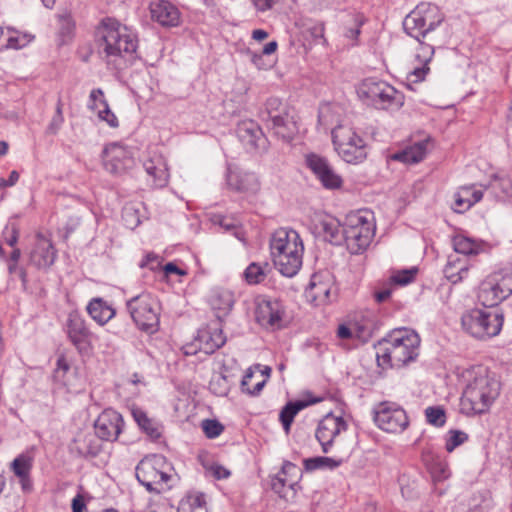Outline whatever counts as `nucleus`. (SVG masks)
Wrapping results in <instances>:
<instances>
[{
  "label": "nucleus",
  "instance_id": "58836bf2",
  "mask_svg": "<svg viewBox=\"0 0 512 512\" xmlns=\"http://www.w3.org/2000/svg\"><path fill=\"white\" fill-rule=\"evenodd\" d=\"M177 512H208L204 494H188L180 501Z\"/></svg>",
  "mask_w": 512,
  "mask_h": 512
},
{
  "label": "nucleus",
  "instance_id": "0e129e2a",
  "mask_svg": "<svg viewBox=\"0 0 512 512\" xmlns=\"http://www.w3.org/2000/svg\"><path fill=\"white\" fill-rule=\"evenodd\" d=\"M214 221L219 223L227 231L235 228V224L233 222L227 221L224 217H222L220 215L219 216H215V220Z\"/></svg>",
  "mask_w": 512,
  "mask_h": 512
},
{
  "label": "nucleus",
  "instance_id": "f03ea898",
  "mask_svg": "<svg viewBox=\"0 0 512 512\" xmlns=\"http://www.w3.org/2000/svg\"><path fill=\"white\" fill-rule=\"evenodd\" d=\"M462 376L466 385L460 399L461 413L475 416L488 412L500 394V382L483 366L471 367Z\"/></svg>",
  "mask_w": 512,
  "mask_h": 512
},
{
  "label": "nucleus",
  "instance_id": "69168bd1",
  "mask_svg": "<svg viewBox=\"0 0 512 512\" xmlns=\"http://www.w3.org/2000/svg\"><path fill=\"white\" fill-rule=\"evenodd\" d=\"M278 44L276 41L267 43L262 50V55H271L277 50Z\"/></svg>",
  "mask_w": 512,
  "mask_h": 512
},
{
  "label": "nucleus",
  "instance_id": "0eeeda50",
  "mask_svg": "<svg viewBox=\"0 0 512 512\" xmlns=\"http://www.w3.org/2000/svg\"><path fill=\"white\" fill-rule=\"evenodd\" d=\"M374 215L369 210H360L347 215L343 225V240L351 254H361L369 247L375 235Z\"/></svg>",
  "mask_w": 512,
  "mask_h": 512
},
{
  "label": "nucleus",
  "instance_id": "338daca9",
  "mask_svg": "<svg viewBox=\"0 0 512 512\" xmlns=\"http://www.w3.org/2000/svg\"><path fill=\"white\" fill-rule=\"evenodd\" d=\"M391 295L390 289H383L375 294V298L378 302L386 301Z\"/></svg>",
  "mask_w": 512,
  "mask_h": 512
},
{
  "label": "nucleus",
  "instance_id": "4c0bfd02",
  "mask_svg": "<svg viewBox=\"0 0 512 512\" xmlns=\"http://www.w3.org/2000/svg\"><path fill=\"white\" fill-rule=\"evenodd\" d=\"M87 311L101 325L107 323L115 315V311L101 298L92 299L87 306Z\"/></svg>",
  "mask_w": 512,
  "mask_h": 512
},
{
  "label": "nucleus",
  "instance_id": "a878e982",
  "mask_svg": "<svg viewBox=\"0 0 512 512\" xmlns=\"http://www.w3.org/2000/svg\"><path fill=\"white\" fill-rule=\"evenodd\" d=\"M67 334L77 349L82 350L86 347L90 332L86 327L85 321L77 313L69 314Z\"/></svg>",
  "mask_w": 512,
  "mask_h": 512
},
{
  "label": "nucleus",
  "instance_id": "cd10ccee",
  "mask_svg": "<svg viewBox=\"0 0 512 512\" xmlns=\"http://www.w3.org/2000/svg\"><path fill=\"white\" fill-rule=\"evenodd\" d=\"M318 121L322 125H349L348 116L344 106L337 102L323 103L319 107Z\"/></svg>",
  "mask_w": 512,
  "mask_h": 512
},
{
  "label": "nucleus",
  "instance_id": "864d4df0",
  "mask_svg": "<svg viewBox=\"0 0 512 512\" xmlns=\"http://www.w3.org/2000/svg\"><path fill=\"white\" fill-rule=\"evenodd\" d=\"M63 121L64 118L62 115V104L60 101H58L56 106V115L52 118L47 128V133L55 135L59 131Z\"/></svg>",
  "mask_w": 512,
  "mask_h": 512
},
{
  "label": "nucleus",
  "instance_id": "393cba45",
  "mask_svg": "<svg viewBox=\"0 0 512 512\" xmlns=\"http://www.w3.org/2000/svg\"><path fill=\"white\" fill-rule=\"evenodd\" d=\"M33 467V457L28 453L18 455L11 463L10 468L14 475L18 478L23 492L32 491L33 483L30 477Z\"/></svg>",
  "mask_w": 512,
  "mask_h": 512
},
{
  "label": "nucleus",
  "instance_id": "09e8293b",
  "mask_svg": "<svg viewBox=\"0 0 512 512\" xmlns=\"http://www.w3.org/2000/svg\"><path fill=\"white\" fill-rule=\"evenodd\" d=\"M468 440V434L460 430H450L447 434L445 448L448 452L454 451L458 446Z\"/></svg>",
  "mask_w": 512,
  "mask_h": 512
},
{
  "label": "nucleus",
  "instance_id": "052dcab7",
  "mask_svg": "<svg viewBox=\"0 0 512 512\" xmlns=\"http://www.w3.org/2000/svg\"><path fill=\"white\" fill-rule=\"evenodd\" d=\"M211 471L215 478L225 479L230 476V471L220 465H214L211 467Z\"/></svg>",
  "mask_w": 512,
  "mask_h": 512
},
{
  "label": "nucleus",
  "instance_id": "aec40b11",
  "mask_svg": "<svg viewBox=\"0 0 512 512\" xmlns=\"http://www.w3.org/2000/svg\"><path fill=\"white\" fill-rule=\"evenodd\" d=\"M146 173L152 179V185L156 188L165 187L168 184L169 173L165 158L156 150H149L143 161Z\"/></svg>",
  "mask_w": 512,
  "mask_h": 512
},
{
  "label": "nucleus",
  "instance_id": "ddd939ff",
  "mask_svg": "<svg viewBox=\"0 0 512 512\" xmlns=\"http://www.w3.org/2000/svg\"><path fill=\"white\" fill-rule=\"evenodd\" d=\"M374 421L381 430L388 433H400L409 424L405 410L394 402L380 403L375 409Z\"/></svg>",
  "mask_w": 512,
  "mask_h": 512
},
{
  "label": "nucleus",
  "instance_id": "412c9836",
  "mask_svg": "<svg viewBox=\"0 0 512 512\" xmlns=\"http://www.w3.org/2000/svg\"><path fill=\"white\" fill-rule=\"evenodd\" d=\"M237 134L241 142L253 150L267 149V138L261 127L253 120H244L237 126Z\"/></svg>",
  "mask_w": 512,
  "mask_h": 512
},
{
  "label": "nucleus",
  "instance_id": "8fccbe9b",
  "mask_svg": "<svg viewBox=\"0 0 512 512\" xmlns=\"http://www.w3.org/2000/svg\"><path fill=\"white\" fill-rule=\"evenodd\" d=\"M427 422L436 427H442L446 421L445 411L440 406L428 407L425 410Z\"/></svg>",
  "mask_w": 512,
  "mask_h": 512
},
{
  "label": "nucleus",
  "instance_id": "ea45409f",
  "mask_svg": "<svg viewBox=\"0 0 512 512\" xmlns=\"http://www.w3.org/2000/svg\"><path fill=\"white\" fill-rule=\"evenodd\" d=\"M89 107L93 110H97L98 118L107 122L110 127H118V119L110 110L104 98H90Z\"/></svg>",
  "mask_w": 512,
  "mask_h": 512
},
{
  "label": "nucleus",
  "instance_id": "f704fd0d",
  "mask_svg": "<svg viewBox=\"0 0 512 512\" xmlns=\"http://www.w3.org/2000/svg\"><path fill=\"white\" fill-rule=\"evenodd\" d=\"M468 271V262L456 255H450L448 257L447 264L443 270L445 277L453 284H456L466 278Z\"/></svg>",
  "mask_w": 512,
  "mask_h": 512
},
{
  "label": "nucleus",
  "instance_id": "79ce46f5",
  "mask_svg": "<svg viewBox=\"0 0 512 512\" xmlns=\"http://www.w3.org/2000/svg\"><path fill=\"white\" fill-rule=\"evenodd\" d=\"M308 405L305 401L288 402L280 412V421L283 425L284 430L288 433L290 426L294 420V417L299 411L304 409Z\"/></svg>",
  "mask_w": 512,
  "mask_h": 512
},
{
  "label": "nucleus",
  "instance_id": "c85d7f7f",
  "mask_svg": "<svg viewBox=\"0 0 512 512\" xmlns=\"http://www.w3.org/2000/svg\"><path fill=\"white\" fill-rule=\"evenodd\" d=\"M71 450L81 457H95L102 450V445L96 433L80 434L74 439Z\"/></svg>",
  "mask_w": 512,
  "mask_h": 512
},
{
  "label": "nucleus",
  "instance_id": "680f3d73",
  "mask_svg": "<svg viewBox=\"0 0 512 512\" xmlns=\"http://www.w3.org/2000/svg\"><path fill=\"white\" fill-rule=\"evenodd\" d=\"M352 330L350 327H348L347 325L345 324H341L339 325L338 329H337V336L338 338L340 339H350L352 338Z\"/></svg>",
  "mask_w": 512,
  "mask_h": 512
},
{
  "label": "nucleus",
  "instance_id": "dca6fc26",
  "mask_svg": "<svg viewBox=\"0 0 512 512\" xmlns=\"http://www.w3.org/2000/svg\"><path fill=\"white\" fill-rule=\"evenodd\" d=\"M344 430H346V423L342 417L328 414L319 422L315 436L323 453L330 452L334 439Z\"/></svg>",
  "mask_w": 512,
  "mask_h": 512
},
{
  "label": "nucleus",
  "instance_id": "20e7f679",
  "mask_svg": "<svg viewBox=\"0 0 512 512\" xmlns=\"http://www.w3.org/2000/svg\"><path fill=\"white\" fill-rule=\"evenodd\" d=\"M420 338L409 329H397L376 345L377 363L382 368L402 367L418 356Z\"/></svg>",
  "mask_w": 512,
  "mask_h": 512
},
{
  "label": "nucleus",
  "instance_id": "774afa93",
  "mask_svg": "<svg viewBox=\"0 0 512 512\" xmlns=\"http://www.w3.org/2000/svg\"><path fill=\"white\" fill-rule=\"evenodd\" d=\"M268 37V33L262 29H256L252 32V38L256 41H262Z\"/></svg>",
  "mask_w": 512,
  "mask_h": 512
},
{
  "label": "nucleus",
  "instance_id": "6ab92c4d",
  "mask_svg": "<svg viewBox=\"0 0 512 512\" xmlns=\"http://www.w3.org/2000/svg\"><path fill=\"white\" fill-rule=\"evenodd\" d=\"M226 184L230 190L244 194H255L260 189V182L255 173L238 169H227Z\"/></svg>",
  "mask_w": 512,
  "mask_h": 512
},
{
  "label": "nucleus",
  "instance_id": "1a4fd4ad",
  "mask_svg": "<svg viewBox=\"0 0 512 512\" xmlns=\"http://www.w3.org/2000/svg\"><path fill=\"white\" fill-rule=\"evenodd\" d=\"M331 134L335 150L345 162L358 164L366 159L367 145L350 125H336Z\"/></svg>",
  "mask_w": 512,
  "mask_h": 512
},
{
  "label": "nucleus",
  "instance_id": "7c9ffc66",
  "mask_svg": "<svg viewBox=\"0 0 512 512\" xmlns=\"http://www.w3.org/2000/svg\"><path fill=\"white\" fill-rule=\"evenodd\" d=\"M198 340L200 349L206 354H212L225 344L226 337L220 328L210 327L199 332Z\"/></svg>",
  "mask_w": 512,
  "mask_h": 512
},
{
  "label": "nucleus",
  "instance_id": "a19ab883",
  "mask_svg": "<svg viewBox=\"0 0 512 512\" xmlns=\"http://www.w3.org/2000/svg\"><path fill=\"white\" fill-rule=\"evenodd\" d=\"M269 271L270 266L268 263L253 262L245 269L244 277L248 284L256 285L262 283L266 279Z\"/></svg>",
  "mask_w": 512,
  "mask_h": 512
},
{
  "label": "nucleus",
  "instance_id": "6e6552de",
  "mask_svg": "<svg viewBox=\"0 0 512 512\" xmlns=\"http://www.w3.org/2000/svg\"><path fill=\"white\" fill-rule=\"evenodd\" d=\"M169 465L162 455L144 457L136 466V478L150 493L160 494L172 486Z\"/></svg>",
  "mask_w": 512,
  "mask_h": 512
},
{
  "label": "nucleus",
  "instance_id": "4be33fe9",
  "mask_svg": "<svg viewBox=\"0 0 512 512\" xmlns=\"http://www.w3.org/2000/svg\"><path fill=\"white\" fill-rule=\"evenodd\" d=\"M104 162L112 173H120L132 165V153L118 143L107 145L103 151Z\"/></svg>",
  "mask_w": 512,
  "mask_h": 512
},
{
  "label": "nucleus",
  "instance_id": "f257e3e1",
  "mask_svg": "<svg viewBox=\"0 0 512 512\" xmlns=\"http://www.w3.org/2000/svg\"><path fill=\"white\" fill-rule=\"evenodd\" d=\"M444 20V15L439 7L429 2L419 3L404 19L403 28L405 32L415 38L420 43L421 53H417L416 58L420 66H416L408 74L410 82H419L424 80L429 71L427 66L434 54L432 45L424 44V39L429 33L434 31Z\"/></svg>",
  "mask_w": 512,
  "mask_h": 512
},
{
  "label": "nucleus",
  "instance_id": "6e6d98bb",
  "mask_svg": "<svg viewBox=\"0 0 512 512\" xmlns=\"http://www.w3.org/2000/svg\"><path fill=\"white\" fill-rule=\"evenodd\" d=\"M4 233L6 243L9 246L14 247L18 241V229L15 226H12L11 228L7 227Z\"/></svg>",
  "mask_w": 512,
  "mask_h": 512
},
{
  "label": "nucleus",
  "instance_id": "bb28decb",
  "mask_svg": "<svg viewBox=\"0 0 512 512\" xmlns=\"http://www.w3.org/2000/svg\"><path fill=\"white\" fill-rule=\"evenodd\" d=\"M431 142L432 139L430 137H426L425 139L392 154L390 158L394 161L403 162L405 164L419 163L425 158Z\"/></svg>",
  "mask_w": 512,
  "mask_h": 512
},
{
  "label": "nucleus",
  "instance_id": "7ed1b4c3",
  "mask_svg": "<svg viewBox=\"0 0 512 512\" xmlns=\"http://www.w3.org/2000/svg\"><path fill=\"white\" fill-rule=\"evenodd\" d=\"M98 46L109 66L120 70L137 49V38L132 30L112 18L104 19L96 31Z\"/></svg>",
  "mask_w": 512,
  "mask_h": 512
},
{
  "label": "nucleus",
  "instance_id": "49530a36",
  "mask_svg": "<svg viewBox=\"0 0 512 512\" xmlns=\"http://www.w3.org/2000/svg\"><path fill=\"white\" fill-rule=\"evenodd\" d=\"M34 36L27 32L13 31L7 36V47L12 49H21L28 45Z\"/></svg>",
  "mask_w": 512,
  "mask_h": 512
},
{
  "label": "nucleus",
  "instance_id": "c756f323",
  "mask_svg": "<svg viewBox=\"0 0 512 512\" xmlns=\"http://www.w3.org/2000/svg\"><path fill=\"white\" fill-rule=\"evenodd\" d=\"M454 251L466 256L478 255L486 251L487 244L479 239H474L463 234H457L452 238Z\"/></svg>",
  "mask_w": 512,
  "mask_h": 512
},
{
  "label": "nucleus",
  "instance_id": "5fc2aeb1",
  "mask_svg": "<svg viewBox=\"0 0 512 512\" xmlns=\"http://www.w3.org/2000/svg\"><path fill=\"white\" fill-rule=\"evenodd\" d=\"M253 375L252 373H247L242 381H241V388L244 392H247L248 394L250 395H257L260 393V391L263 389L264 385H265V381H261V382H258L254 388L252 390H250L248 388V384L250 382V380L252 379Z\"/></svg>",
  "mask_w": 512,
  "mask_h": 512
},
{
  "label": "nucleus",
  "instance_id": "e2e57ef3",
  "mask_svg": "<svg viewBox=\"0 0 512 512\" xmlns=\"http://www.w3.org/2000/svg\"><path fill=\"white\" fill-rule=\"evenodd\" d=\"M164 271L166 274H178V275H185L186 272L180 269L176 264L169 262L164 266Z\"/></svg>",
  "mask_w": 512,
  "mask_h": 512
},
{
  "label": "nucleus",
  "instance_id": "c03bdc74",
  "mask_svg": "<svg viewBox=\"0 0 512 512\" xmlns=\"http://www.w3.org/2000/svg\"><path fill=\"white\" fill-rule=\"evenodd\" d=\"M467 190H458L455 193V206L456 212H463L471 206L479 202L483 198V191L474 192L471 199L466 198Z\"/></svg>",
  "mask_w": 512,
  "mask_h": 512
},
{
  "label": "nucleus",
  "instance_id": "2eb2a0df",
  "mask_svg": "<svg viewBox=\"0 0 512 512\" xmlns=\"http://www.w3.org/2000/svg\"><path fill=\"white\" fill-rule=\"evenodd\" d=\"M284 306L277 299L260 298L255 309L256 321L264 328L278 329L282 326Z\"/></svg>",
  "mask_w": 512,
  "mask_h": 512
},
{
  "label": "nucleus",
  "instance_id": "9b49d317",
  "mask_svg": "<svg viewBox=\"0 0 512 512\" xmlns=\"http://www.w3.org/2000/svg\"><path fill=\"white\" fill-rule=\"evenodd\" d=\"M512 294V267L493 272L481 283L478 299L485 307H494Z\"/></svg>",
  "mask_w": 512,
  "mask_h": 512
},
{
  "label": "nucleus",
  "instance_id": "2f4dec72",
  "mask_svg": "<svg viewBox=\"0 0 512 512\" xmlns=\"http://www.w3.org/2000/svg\"><path fill=\"white\" fill-rule=\"evenodd\" d=\"M332 281L329 274L313 275L309 284L308 293L313 301L318 303H326L329 301Z\"/></svg>",
  "mask_w": 512,
  "mask_h": 512
},
{
  "label": "nucleus",
  "instance_id": "72a5a7b5",
  "mask_svg": "<svg viewBox=\"0 0 512 512\" xmlns=\"http://www.w3.org/2000/svg\"><path fill=\"white\" fill-rule=\"evenodd\" d=\"M396 93L394 87L384 81L368 78L358 86V96H393Z\"/></svg>",
  "mask_w": 512,
  "mask_h": 512
},
{
  "label": "nucleus",
  "instance_id": "13d9d810",
  "mask_svg": "<svg viewBox=\"0 0 512 512\" xmlns=\"http://www.w3.org/2000/svg\"><path fill=\"white\" fill-rule=\"evenodd\" d=\"M18 180H19V173L14 170L10 173L9 178H7V180L4 178H0V189L5 188V187H11V186L15 185Z\"/></svg>",
  "mask_w": 512,
  "mask_h": 512
},
{
  "label": "nucleus",
  "instance_id": "5701e85b",
  "mask_svg": "<svg viewBox=\"0 0 512 512\" xmlns=\"http://www.w3.org/2000/svg\"><path fill=\"white\" fill-rule=\"evenodd\" d=\"M151 19L163 27H176L180 24V12L166 0H157L149 6Z\"/></svg>",
  "mask_w": 512,
  "mask_h": 512
},
{
  "label": "nucleus",
  "instance_id": "de8ad7c7",
  "mask_svg": "<svg viewBox=\"0 0 512 512\" xmlns=\"http://www.w3.org/2000/svg\"><path fill=\"white\" fill-rule=\"evenodd\" d=\"M370 102L369 105H372L376 109L380 110H397L403 106V101L401 98H368Z\"/></svg>",
  "mask_w": 512,
  "mask_h": 512
},
{
  "label": "nucleus",
  "instance_id": "c9c22d12",
  "mask_svg": "<svg viewBox=\"0 0 512 512\" xmlns=\"http://www.w3.org/2000/svg\"><path fill=\"white\" fill-rule=\"evenodd\" d=\"M484 190L491 189L495 197L500 199L512 197V180L507 175H493L488 185H479Z\"/></svg>",
  "mask_w": 512,
  "mask_h": 512
},
{
  "label": "nucleus",
  "instance_id": "423d86ee",
  "mask_svg": "<svg viewBox=\"0 0 512 512\" xmlns=\"http://www.w3.org/2000/svg\"><path fill=\"white\" fill-rule=\"evenodd\" d=\"M259 116L267 128L284 142L292 141L298 134L295 112L281 98H267Z\"/></svg>",
  "mask_w": 512,
  "mask_h": 512
},
{
  "label": "nucleus",
  "instance_id": "4d7b16f0",
  "mask_svg": "<svg viewBox=\"0 0 512 512\" xmlns=\"http://www.w3.org/2000/svg\"><path fill=\"white\" fill-rule=\"evenodd\" d=\"M256 9L260 12H265L271 9L279 0H252Z\"/></svg>",
  "mask_w": 512,
  "mask_h": 512
},
{
  "label": "nucleus",
  "instance_id": "f3484780",
  "mask_svg": "<svg viewBox=\"0 0 512 512\" xmlns=\"http://www.w3.org/2000/svg\"><path fill=\"white\" fill-rule=\"evenodd\" d=\"M122 415L113 409H105L95 421V433L101 440L115 441L122 431Z\"/></svg>",
  "mask_w": 512,
  "mask_h": 512
},
{
  "label": "nucleus",
  "instance_id": "37998d69",
  "mask_svg": "<svg viewBox=\"0 0 512 512\" xmlns=\"http://www.w3.org/2000/svg\"><path fill=\"white\" fill-rule=\"evenodd\" d=\"M342 459H335L330 457H314L304 460L306 470L312 471L316 469H335L342 464Z\"/></svg>",
  "mask_w": 512,
  "mask_h": 512
},
{
  "label": "nucleus",
  "instance_id": "e433bc0d",
  "mask_svg": "<svg viewBox=\"0 0 512 512\" xmlns=\"http://www.w3.org/2000/svg\"><path fill=\"white\" fill-rule=\"evenodd\" d=\"M132 415L138 426L151 438L158 439L161 437V426L152 418L139 408L132 410Z\"/></svg>",
  "mask_w": 512,
  "mask_h": 512
},
{
  "label": "nucleus",
  "instance_id": "a18cd8bd",
  "mask_svg": "<svg viewBox=\"0 0 512 512\" xmlns=\"http://www.w3.org/2000/svg\"><path fill=\"white\" fill-rule=\"evenodd\" d=\"M58 23H59V35L62 38V43L67 42L71 39L75 23L72 19L70 12L64 11L63 13L58 15Z\"/></svg>",
  "mask_w": 512,
  "mask_h": 512
},
{
  "label": "nucleus",
  "instance_id": "4468645a",
  "mask_svg": "<svg viewBox=\"0 0 512 512\" xmlns=\"http://www.w3.org/2000/svg\"><path fill=\"white\" fill-rule=\"evenodd\" d=\"M301 476V470L292 462L285 461L278 474L271 478V489L281 498L293 497Z\"/></svg>",
  "mask_w": 512,
  "mask_h": 512
},
{
  "label": "nucleus",
  "instance_id": "473e14b6",
  "mask_svg": "<svg viewBox=\"0 0 512 512\" xmlns=\"http://www.w3.org/2000/svg\"><path fill=\"white\" fill-rule=\"evenodd\" d=\"M319 232L326 241L334 245H340L343 241V232L339 221L331 216H323L317 224Z\"/></svg>",
  "mask_w": 512,
  "mask_h": 512
},
{
  "label": "nucleus",
  "instance_id": "3c124183",
  "mask_svg": "<svg viewBox=\"0 0 512 512\" xmlns=\"http://www.w3.org/2000/svg\"><path fill=\"white\" fill-rule=\"evenodd\" d=\"M201 426L205 435L210 439L218 437L224 430V426L215 419H205Z\"/></svg>",
  "mask_w": 512,
  "mask_h": 512
},
{
  "label": "nucleus",
  "instance_id": "9d476101",
  "mask_svg": "<svg viewBox=\"0 0 512 512\" xmlns=\"http://www.w3.org/2000/svg\"><path fill=\"white\" fill-rule=\"evenodd\" d=\"M504 316L498 310L472 309L461 318L463 328L478 339L496 336L500 333Z\"/></svg>",
  "mask_w": 512,
  "mask_h": 512
},
{
  "label": "nucleus",
  "instance_id": "603ef678",
  "mask_svg": "<svg viewBox=\"0 0 512 512\" xmlns=\"http://www.w3.org/2000/svg\"><path fill=\"white\" fill-rule=\"evenodd\" d=\"M417 271V268L396 271L392 274L391 281L397 285H407L414 280Z\"/></svg>",
  "mask_w": 512,
  "mask_h": 512
},
{
  "label": "nucleus",
  "instance_id": "f8f14e48",
  "mask_svg": "<svg viewBox=\"0 0 512 512\" xmlns=\"http://www.w3.org/2000/svg\"><path fill=\"white\" fill-rule=\"evenodd\" d=\"M128 311L137 327L147 333L158 330V303L150 294H140L127 301Z\"/></svg>",
  "mask_w": 512,
  "mask_h": 512
},
{
  "label": "nucleus",
  "instance_id": "a211bd4d",
  "mask_svg": "<svg viewBox=\"0 0 512 512\" xmlns=\"http://www.w3.org/2000/svg\"><path fill=\"white\" fill-rule=\"evenodd\" d=\"M306 162L325 188L337 189L341 187L342 178L335 172L327 159L316 154H310L307 156Z\"/></svg>",
  "mask_w": 512,
  "mask_h": 512
},
{
  "label": "nucleus",
  "instance_id": "b1692460",
  "mask_svg": "<svg viewBox=\"0 0 512 512\" xmlns=\"http://www.w3.org/2000/svg\"><path fill=\"white\" fill-rule=\"evenodd\" d=\"M56 259V250L50 240L38 236L30 254L31 263L38 269L49 268Z\"/></svg>",
  "mask_w": 512,
  "mask_h": 512
},
{
  "label": "nucleus",
  "instance_id": "39448f33",
  "mask_svg": "<svg viewBox=\"0 0 512 512\" xmlns=\"http://www.w3.org/2000/svg\"><path fill=\"white\" fill-rule=\"evenodd\" d=\"M304 246L299 234L292 229L280 228L270 239L273 263L286 277H293L302 266Z\"/></svg>",
  "mask_w": 512,
  "mask_h": 512
},
{
  "label": "nucleus",
  "instance_id": "bf43d9fd",
  "mask_svg": "<svg viewBox=\"0 0 512 512\" xmlns=\"http://www.w3.org/2000/svg\"><path fill=\"white\" fill-rule=\"evenodd\" d=\"M86 509V504L82 495L77 494L72 500V512H83Z\"/></svg>",
  "mask_w": 512,
  "mask_h": 512
}]
</instances>
